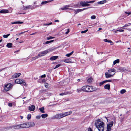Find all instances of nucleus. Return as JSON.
<instances>
[{"label":"nucleus","mask_w":131,"mask_h":131,"mask_svg":"<svg viewBox=\"0 0 131 131\" xmlns=\"http://www.w3.org/2000/svg\"><path fill=\"white\" fill-rule=\"evenodd\" d=\"M104 123L100 121V119H98L96 121L95 123V125L98 129L99 131H103L104 127L103 125Z\"/></svg>","instance_id":"f257e3e1"},{"label":"nucleus","mask_w":131,"mask_h":131,"mask_svg":"<svg viewBox=\"0 0 131 131\" xmlns=\"http://www.w3.org/2000/svg\"><path fill=\"white\" fill-rule=\"evenodd\" d=\"M83 91L86 92H91L97 90V88L91 86L86 85L82 87Z\"/></svg>","instance_id":"f03ea898"},{"label":"nucleus","mask_w":131,"mask_h":131,"mask_svg":"<svg viewBox=\"0 0 131 131\" xmlns=\"http://www.w3.org/2000/svg\"><path fill=\"white\" fill-rule=\"evenodd\" d=\"M95 1H86V2L81 1L80 2V5L84 7L85 6H90V4H88V3H94Z\"/></svg>","instance_id":"7ed1b4c3"},{"label":"nucleus","mask_w":131,"mask_h":131,"mask_svg":"<svg viewBox=\"0 0 131 131\" xmlns=\"http://www.w3.org/2000/svg\"><path fill=\"white\" fill-rule=\"evenodd\" d=\"M66 116L65 112L62 113H61L56 114L55 115V117L57 119H59L63 118Z\"/></svg>","instance_id":"20e7f679"},{"label":"nucleus","mask_w":131,"mask_h":131,"mask_svg":"<svg viewBox=\"0 0 131 131\" xmlns=\"http://www.w3.org/2000/svg\"><path fill=\"white\" fill-rule=\"evenodd\" d=\"M15 83H16L19 84H23V85L25 86V85L26 83L22 80L20 79H17L15 80Z\"/></svg>","instance_id":"39448f33"},{"label":"nucleus","mask_w":131,"mask_h":131,"mask_svg":"<svg viewBox=\"0 0 131 131\" xmlns=\"http://www.w3.org/2000/svg\"><path fill=\"white\" fill-rule=\"evenodd\" d=\"M38 6L35 5H30L26 6L24 8V9H33L35 8L36 7H38Z\"/></svg>","instance_id":"423d86ee"},{"label":"nucleus","mask_w":131,"mask_h":131,"mask_svg":"<svg viewBox=\"0 0 131 131\" xmlns=\"http://www.w3.org/2000/svg\"><path fill=\"white\" fill-rule=\"evenodd\" d=\"M12 85L11 84L9 83L5 85L4 89L5 91H8L12 87Z\"/></svg>","instance_id":"0eeeda50"},{"label":"nucleus","mask_w":131,"mask_h":131,"mask_svg":"<svg viewBox=\"0 0 131 131\" xmlns=\"http://www.w3.org/2000/svg\"><path fill=\"white\" fill-rule=\"evenodd\" d=\"M48 52V50H46L41 52H40L38 55H39V57L43 56L46 54Z\"/></svg>","instance_id":"6e6552de"},{"label":"nucleus","mask_w":131,"mask_h":131,"mask_svg":"<svg viewBox=\"0 0 131 131\" xmlns=\"http://www.w3.org/2000/svg\"><path fill=\"white\" fill-rule=\"evenodd\" d=\"M51 1H52V0H49L48 1L42 2L40 5L37 6H38V7L41 6L42 5H44L45 4H46V3L48 2H51Z\"/></svg>","instance_id":"1a4fd4ad"},{"label":"nucleus","mask_w":131,"mask_h":131,"mask_svg":"<svg viewBox=\"0 0 131 131\" xmlns=\"http://www.w3.org/2000/svg\"><path fill=\"white\" fill-rule=\"evenodd\" d=\"M27 124L26 123H23L19 125L20 127V128H27L28 127H27Z\"/></svg>","instance_id":"9d476101"},{"label":"nucleus","mask_w":131,"mask_h":131,"mask_svg":"<svg viewBox=\"0 0 131 131\" xmlns=\"http://www.w3.org/2000/svg\"><path fill=\"white\" fill-rule=\"evenodd\" d=\"M35 108V106L34 105H31L28 107L29 110L31 111H34Z\"/></svg>","instance_id":"9b49d317"},{"label":"nucleus","mask_w":131,"mask_h":131,"mask_svg":"<svg viewBox=\"0 0 131 131\" xmlns=\"http://www.w3.org/2000/svg\"><path fill=\"white\" fill-rule=\"evenodd\" d=\"M27 125H29L28 127H31L34 126L35 125V124L33 122H29L27 124Z\"/></svg>","instance_id":"f8f14e48"},{"label":"nucleus","mask_w":131,"mask_h":131,"mask_svg":"<svg viewBox=\"0 0 131 131\" xmlns=\"http://www.w3.org/2000/svg\"><path fill=\"white\" fill-rule=\"evenodd\" d=\"M71 94V93L70 92H67L64 93H62L59 94V95L61 96L66 95L67 94Z\"/></svg>","instance_id":"ddd939ff"},{"label":"nucleus","mask_w":131,"mask_h":131,"mask_svg":"<svg viewBox=\"0 0 131 131\" xmlns=\"http://www.w3.org/2000/svg\"><path fill=\"white\" fill-rule=\"evenodd\" d=\"M8 12L9 11L7 9H3L1 10H0V13H2L5 14L8 13Z\"/></svg>","instance_id":"4468645a"},{"label":"nucleus","mask_w":131,"mask_h":131,"mask_svg":"<svg viewBox=\"0 0 131 131\" xmlns=\"http://www.w3.org/2000/svg\"><path fill=\"white\" fill-rule=\"evenodd\" d=\"M114 74L113 75H111L109 73H108V72H106L105 73V75L106 77L107 78H109L110 77L113 76Z\"/></svg>","instance_id":"2eb2a0df"},{"label":"nucleus","mask_w":131,"mask_h":131,"mask_svg":"<svg viewBox=\"0 0 131 131\" xmlns=\"http://www.w3.org/2000/svg\"><path fill=\"white\" fill-rule=\"evenodd\" d=\"M58 57V56H54L51 57L50 59L51 61H53L57 59Z\"/></svg>","instance_id":"dca6fc26"},{"label":"nucleus","mask_w":131,"mask_h":131,"mask_svg":"<svg viewBox=\"0 0 131 131\" xmlns=\"http://www.w3.org/2000/svg\"><path fill=\"white\" fill-rule=\"evenodd\" d=\"M21 74L20 73H16L15 74L13 75V77L14 78H16L19 77Z\"/></svg>","instance_id":"f3484780"},{"label":"nucleus","mask_w":131,"mask_h":131,"mask_svg":"<svg viewBox=\"0 0 131 131\" xmlns=\"http://www.w3.org/2000/svg\"><path fill=\"white\" fill-rule=\"evenodd\" d=\"M113 121L110 122L107 125V126L112 127L113 125Z\"/></svg>","instance_id":"a211bd4d"},{"label":"nucleus","mask_w":131,"mask_h":131,"mask_svg":"<svg viewBox=\"0 0 131 131\" xmlns=\"http://www.w3.org/2000/svg\"><path fill=\"white\" fill-rule=\"evenodd\" d=\"M12 127H13L14 129H16L20 128L19 125L14 126L12 127Z\"/></svg>","instance_id":"6ab92c4d"},{"label":"nucleus","mask_w":131,"mask_h":131,"mask_svg":"<svg viewBox=\"0 0 131 131\" xmlns=\"http://www.w3.org/2000/svg\"><path fill=\"white\" fill-rule=\"evenodd\" d=\"M104 88L106 89L109 90L110 88V85L108 84H106L104 86Z\"/></svg>","instance_id":"aec40b11"},{"label":"nucleus","mask_w":131,"mask_h":131,"mask_svg":"<svg viewBox=\"0 0 131 131\" xmlns=\"http://www.w3.org/2000/svg\"><path fill=\"white\" fill-rule=\"evenodd\" d=\"M106 2V0L98 2V4H102L105 3Z\"/></svg>","instance_id":"412c9836"},{"label":"nucleus","mask_w":131,"mask_h":131,"mask_svg":"<svg viewBox=\"0 0 131 131\" xmlns=\"http://www.w3.org/2000/svg\"><path fill=\"white\" fill-rule=\"evenodd\" d=\"M115 69L114 68L113 69H111L108 70V72L110 73L113 72H115Z\"/></svg>","instance_id":"4be33fe9"},{"label":"nucleus","mask_w":131,"mask_h":131,"mask_svg":"<svg viewBox=\"0 0 131 131\" xmlns=\"http://www.w3.org/2000/svg\"><path fill=\"white\" fill-rule=\"evenodd\" d=\"M119 62V59H117L114 61L113 65H114L116 63H118Z\"/></svg>","instance_id":"5701e85b"},{"label":"nucleus","mask_w":131,"mask_h":131,"mask_svg":"<svg viewBox=\"0 0 131 131\" xmlns=\"http://www.w3.org/2000/svg\"><path fill=\"white\" fill-rule=\"evenodd\" d=\"M93 80V78L92 77L89 78L87 79V82L90 83H91Z\"/></svg>","instance_id":"b1692460"},{"label":"nucleus","mask_w":131,"mask_h":131,"mask_svg":"<svg viewBox=\"0 0 131 131\" xmlns=\"http://www.w3.org/2000/svg\"><path fill=\"white\" fill-rule=\"evenodd\" d=\"M12 43H8L7 44L6 46L8 48H11L12 47Z\"/></svg>","instance_id":"393cba45"},{"label":"nucleus","mask_w":131,"mask_h":131,"mask_svg":"<svg viewBox=\"0 0 131 131\" xmlns=\"http://www.w3.org/2000/svg\"><path fill=\"white\" fill-rule=\"evenodd\" d=\"M44 107H42L39 108V110L42 113H44L45 112L44 111Z\"/></svg>","instance_id":"a878e982"},{"label":"nucleus","mask_w":131,"mask_h":131,"mask_svg":"<svg viewBox=\"0 0 131 131\" xmlns=\"http://www.w3.org/2000/svg\"><path fill=\"white\" fill-rule=\"evenodd\" d=\"M41 117L43 118H45L47 117L48 116V115L47 114H42L41 115Z\"/></svg>","instance_id":"bb28decb"},{"label":"nucleus","mask_w":131,"mask_h":131,"mask_svg":"<svg viewBox=\"0 0 131 131\" xmlns=\"http://www.w3.org/2000/svg\"><path fill=\"white\" fill-rule=\"evenodd\" d=\"M66 116H67L70 114H71L72 113V112L71 111H70L68 112H65Z\"/></svg>","instance_id":"cd10ccee"},{"label":"nucleus","mask_w":131,"mask_h":131,"mask_svg":"<svg viewBox=\"0 0 131 131\" xmlns=\"http://www.w3.org/2000/svg\"><path fill=\"white\" fill-rule=\"evenodd\" d=\"M82 91H83V90H82V87L81 88L77 89V91L78 93H80Z\"/></svg>","instance_id":"c85d7f7f"},{"label":"nucleus","mask_w":131,"mask_h":131,"mask_svg":"<svg viewBox=\"0 0 131 131\" xmlns=\"http://www.w3.org/2000/svg\"><path fill=\"white\" fill-rule=\"evenodd\" d=\"M39 55H38L36 57H33L32 58V60H35L36 59L38 58H39Z\"/></svg>","instance_id":"c756f323"},{"label":"nucleus","mask_w":131,"mask_h":131,"mask_svg":"<svg viewBox=\"0 0 131 131\" xmlns=\"http://www.w3.org/2000/svg\"><path fill=\"white\" fill-rule=\"evenodd\" d=\"M126 92V91L125 89H122L120 91V93L121 94H123Z\"/></svg>","instance_id":"7c9ffc66"},{"label":"nucleus","mask_w":131,"mask_h":131,"mask_svg":"<svg viewBox=\"0 0 131 131\" xmlns=\"http://www.w3.org/2000/svg\"><path fill=\"white\" fill-rule=\"evenodd\" d=\"M64 62L67 63H69L70 62V61L69 59H66L64 60Z\"/></svg>","instance_id":"2f4dec72"},{"label":"nucleus","mask_w":131,"mask_h":131,"mask_svg":"<svg viewBox=\"0 0 131 131\" xmlns=\"http://www.w3.org/2000/svg\"><path fill=\"white\" fill-rule=\"evenodd\" d=\"M73 53V51H72L71 52L67 54L66 56L67 57H69Z\"/></svg>","instance_id":"473e14b6"},{"label":"nucleus","mask_w":131,"mask_h":131,"mask_svg":"<svg viewBox=\"0 0 131 131\" xmlns=\"http://www.w3.org/2000/svg\"><path fill=\"white\" fill-rule=\"evenodd\" d=\"M39 80L40 81V83H42L45 82V79H40Z\"/></svg>","instance_id":"72a5a7b5"},{"label":"nucleus","mask_w":131,"mask_h":131,"mask_svg":"<svg viewBox=\"0 0 131 131\" xmlns=\"http://www.w3.org/2000/svg\"><path fill=\"white\" fill-rule=\"evenodd\" d=\"M31 117V115L30 114H28L27 116V119L28 120H29L30 119Z\"/></svg>","instance_id":"f704fd0d"},{"label":"nucleus","mask_w":131,"mask_h":131,"mask_svg":"<svg viewBox=\"0 0 131 131\" xmlns=\"http://www.w3.org/2000/svg\"><path fill=\"white\" fill-rule=\"evenodd\" d=\"M10 35V34H8L7 35H3V37L4 38H7Z\"/></svg>","instance_id":"c9c22d12"},{"label":"nucleus","mask_w":131,"mask_h":131,"mask_svg":"<svg viewBox=\"0 0 131 131\" xmlns=\"http://www.w3.org/2000/svg\"><path fill=\"white\" fill-rule=\"evenodd\" d=\"M111 130V127L107 126V130L106 131H110Z\"/></svg>","instance_id":"e433bc0d"},{"label":"nucleus","mask_w":131,"mask_h":131,"mask_svg":"<svg viewBox=\"0 0 131 131\" xmlns=\"http://www.w3.org/2000/svg\"><path fill=\"white\" fill-rule=\"evenodd\" d=\"M103 81V82H104V83H105L106 82H112V80H105V81Z\"/></svg>","instance_id":"4c0bfd02"},{"label":"nucleus","mask_w":131,"mask_h":131,"mask_svg":"<svg viewBox=\"0 0 131 131\" xmlns=\"http://www.w3.org/2000/svg\"><path fill=\"white\" fill-rule=\"evenodd\" d=\"M54 38V37H52L51 36H50L49 37H47V39L48 40H49L50 39H52Z\"/></svg>","instance_id":"58836bf2"},{"label":"nucleus","mask_w":131,"mask_h":131,"mask_svg":"<svg viewBox=\"0 0 131 131\" xmlns=\"http://www.w3.org/2000/svg\"><path fill=\"white\" fill-rule=\"evenodd\" d=\"M128 24H129V25H128L127 24H126L125 25H124V26L123 27H127V26H129L130 25H131V23H129Z\"/></svg>","instance_id":"ea45409f"},{"label":"nucleus","mask_w":131,"mask_h":131,"mask_svg":"<svg viewBox=\"0 0 131 131\" xmlns=\"http://www.w3.org/2000/svg\"><path fill=\"white\" fill-rule=\"evenodd\" d=\"M88 30V29H87L85 30H84V31H82L81 32V33H82V34L84 33H85L87 32Z\"/></svg>","instance_id":"a19ab883"},{"label":"nucleus","mask_w":131,"mask_h":131,"mask_svg":"<svg viewBox=\"0 0 131 131\" xmlns=\"http://www.w3.org/2000/svg\"><path fill=\"white\" fill-rule=\"evenodd\" d=\"M92 19H95L96 18V16L95 15H93L91 17Z\"/></svg>","instance_id":"79ce46f5"},{"label":"nucleus","mask_w":131,"mask_h":131,"mask_svg":"<svg viewBox=\"0 0 131 131\" xmlns=\"http://www.w3.org/2000/svg\"><path fill=\"white\" fill-rule=\"evenodd\" d=\"M61 66V64H58L55 67V68H54V69H55L59 67L60 66Z\"/></svg>","instance_id":"37998d69"},{"label":"nucleus","mask_w":131,"mask_h":131,"mask_svg":"<svg viewBox=\"0 0 131 131\" xmlns=\"http://www.w3.org/2000/svg\"><path fill=\"white\" fill-rule=\"evenodd\" d=\"M116 31L118 32H123L124 30L123 29H121L117 30Z\"/></svg>","instance_id":"c03bdc74"},{"label":"nucleus","mask_w":131,"mask_h":131,"mask_svg":"<svg viewBox=\"0 0 131 131\" xmlns=\"http://www.w3.org/2000/svg\"><path fill=\"white\" fill-rule=\"evenodd\" d=\"M104 41L105 42H107L109 43L110 42V40H108L107 39H105L104 40Z\"/></svg>","instance_id":"a18cd8bd"},{"label":"nucleus","mask_w":131,"mask_h":131,"mask_svg":"<svg viewBox=\"0 0 131 131\" xmlns=\"http://www.w3.org/2000/svg\"><path fill=\"white\" fill-rule=\"evenodd\" d=\"M64 8H65V9H69L68 7H69V6L68 5H66L64 7Z\"/></svg>","instance_id":"49530a36"},{"label":"nucleus","mask_w":131,"mask_h":131,"mask_svg":"<svg viewBox=\"0 0 131 131\" xmlns=\"http://www.w3.org/2000/svg\"><path fill=\"white\" fill-rule=\"evenodd\" d=\"M45 87L47 88L48 87V84L46 83H45Z\"/></svg>","instance_id":"de8ad7c7"},{"label":"nucleus","mask_w":131,"mask_h":131,"mask_svg":"<svg viewBox=\"0 0 131 131\" xmlns=\"http://www.w3.org/2000/svg\"><path fill=\"white\" fill-rule=\"evenodd\" d=\"M12 24H18V21L12 22L11 23Z\"/></svg>","instance_id":"09e8293b"},{"label":"nucleus","mask_w":131,"mask_h":131,"mask_svg":"<svg viewBox=\"0 0 131 131\" xmlns=\"http://www.w3.org/2000/svg\"><path fill=\"white\" fill-rule=\"evenodd\" d=\"M103 82V81L102 82H100L99 83V85L100 86H101L104 83Z\"/></svg>","instance_id":"8fccbe9b"},{"label":"nucleus","mask_w":131,"mask_h":131,"mask_svg":"<svg viewBox=\"0 0 131 131\" xmlns=\"http://www.w3.org/2000/svg\"><path fill=\"white\" fill-rule=\"evenodd\" d=\"M41 117V116H37L36 117V118L37 119H39Z\"/></svg>","instance_id":"3c124183"},{"label":"nucleus","mask_w":131,"mask_h":131,"mask_svg":"<svg viewBox=\"0 0 131 131\" xmlns=\"http://www.w3.org/2000/svg\"><path fill=\"white\" fill-rule=\"evenodd\" d=\"M120 70L121 71H124L125 70V69L123 68H121L120 69Z\"/></svg>","instance_id":"603ef678"},{"label":"nucleus","mask_w":131,"mask_h":131,"mask_svg":"<svg viewBox=\"0 0 131 131\" xmlns=\"http://www.w3.org/2000/svg\"><path fill=\"white\" fill-rule=\"evenodd\" d=\"M74 11H75L74 13L75 14H76L79 12L78 9L75 10Z\"/></svg>","instance_id":"864d4df0"},{"label":"nucleus","mask_w":131,"mask_h":131,"mask_svg":"<svg viewBox=\"0 0 131 131\" xmlns=\"http://www.w3.org/2000/svg\"><path fill=\"white\" fill-rule=\"evenodd\" d=\"M52 24V22H50L48 24H47L46 25V24H44V25H51Z\"/></svg>","instance_id":"5fc2aeb1"},{"label":"nucleus","mask_w":131,"mask_h":131,"mask_svg":"<svg viewBox=\"0 0 131 131\" xmlns=\"http://www.w3.org/2000/svg\"><path fill=\"white\" fill-rule=\"evenodd\" d=\"M46 77V75L45 74H44L40 76V77L42 78H45Z\"/></svg>","instance_id":"6e6d98bb"},{"label":"nucleus","mask_w":131,"mask_h":131,"mask_svg":"<svg viewBox=\"0 0 131 131\" xmlns=\"http://www.w3.org/2000/svg\"><path fill=\"white\" fill-rule=\"evenodd\" d=\"M50 43V41H46L45 42V44H49Z\"/></svg>","instance_id":"4d7b16f0"},{"label":"nucleus","mask_w":131,"mask_h":131,"mask_svg":"<svg viewBox=\"0 0 131 131\" xmlns=\"http://www.w3.org/2000/svg\"><path fill=\"white\" fill-rule=\"evenodd\" d=\"M125 13L126 14H128L127 16H128L129 14H131V12H125Z\"/></svg>","instance_id":"13d9d810"},{"label":"nucleus","mask_w":131,"mask_h":131,"mask_svg":"<svg viewBox=\"0 0 131 131\" xmlns=\"http://www.w3.org/2000/svg\"><path fill=\"white\" fill-rule=\"evenodd\" d=\"M8 106L10 107H11L12 106V104L11 103H9L8 104Z\"/></svg>","instance_id":"bf43d9fd"},{"label":"nucleus","mask_w":131,"mask_h":131,"mask_svg":"<svg viewBox=\"0 0 131 131\" xmlns=\"http://www.w3.org/2000/svg\"><path fill=\"white\" fill-rule=\"evenodd\" d=\"M69 29L67 30V32H66V34H67L68 33H69Z\"/></svg>","instance_id":"052dcab7"},{"label":"nucleus","mask_w":131,"mask_h":131,"mask_svg":"<svg viewBox=\"0 0 131 131\" xmlns=\"http://www.w3.org/2000/svg\"><path fill=\"white\" fill-rule=\"evenodd\" d=\"M109 43H111L110 44L111 45L113 44V42L112 41H111V40H110V42Z\"/></svg>","instance_id":"680f3d73"},{"label":"nucleus","mask_w":131,"mask_h":131,"mask_svg":"<svg viewBox=\"0 0 131 131\" xmlns=\"http://www.w3.org/2000/svg\"><path fill=\"white\" fill-rule=\"evenodd\" d=\"M61 9L62 10H66L65 8H64V7H62L60 9Z\"/></svg>","instance_id":"e2e57ef3"},{"label":"nucleus","mask_w":131,"mask_h":131,"mask_svg":"<svg viewBox=\"0 0 131 131\" xmlns=\"http://www.w3.org/2000/svg\"><path fill=\"white\" fill-rule=\"evenodd\" d=\"M88 131H92V130L90 128H89L88 129Z\"/></svg>","instance_id":"0e129e2a"},{"label":"nucleus","mask_w":131,"mask_h":131,"mask_svg":"<svg viewBox=\"0 0 131 131\" xmlns=\"http://www.w3.org/2000/svg\"><path fill=\"white\" fill-rule=\"evenodd\" d=\"M23 23L22 22L18 21V24H22Z\"/></svg>","instance_id":"69168bd1"},{"label":"nucleus","mask_w":131,"mask_h":131,"mask_svg":"<svg viewBox=\"0 0 131 131\" xmlns=\"http://www.w3.org/2000/svg\"><path fill=\"white\" fill-rule=\"evenodd\" d=\"M55 22H59V21L58 20H55Z\"/></svg>","instance_id":"338daca9"},{"label":"nucleus","mask_w":131,"mask_h":131,"mask_svg":"<svg viewBox=\"0 0 131 131\" xmlns=\"http://www.w3.org/2000/svg\"><path fill=\"white\" fill-rule=\"evenodd\" d=\"M20 51V50H17L16 51H15L14 52L15 53H16V52H18L19 51Z\"/></svg>","instance_id":"774afa93"}]
</instances>
